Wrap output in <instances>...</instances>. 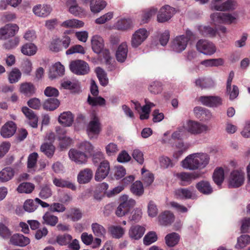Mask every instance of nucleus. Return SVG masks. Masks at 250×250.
Returning a JSON list of instances; mask_svg holds the SVG:
<instances>
[{
    "mask_svg": "<svg viewBox=\"0 0 250 250\" xmlns=\"http://www.w3.org/2000/svg\"><path fill=\"white\" fill-rule=\"evenodd\" d=\"M209 155L203 152L194 153L187 156L181 162L182 167L186 169L194 170L204 168L208 164Z\"/></svg>",
    "mask_w": 250,
    "mask_h": 250,
    "instance_id": "nucleus-1",
    "label": "nucleus"
},
{
    "mask_svg": "<svg viewBox=\"0 0 250 250\" xmlns=\"http://www.w3.org/2000/svg\"><path fill=\"white\" fill-rule=\"evenodd\" d=\"M184 125L186 131L192 135L206 133L209 130L207 125L192 120H187Z\"/></svg>",
    "mask_w": 250,
    "mask_h": 250,
    "instance_id": "nucleus-2",
    "label": "nucleus"
},
{
    "mask_svg": "<svg viewBox=\"0 0 250 250\" xmlns=\"http://www.w3.org/2000/svg\"><path fill=\"white\" fill-rule=\"evenodd\" d=\"M149 32L145 28H140L135 31L130 39V45L132 48L140 47L147 39Z\"/></svg>",
    "mask_w": 250,
    "mask_h": 250,
    "instance_id": "nucleus-3",
    "label": "nucleus"
},
{
    "mask_svg": "<svg viewBox=\"0 0 250 250\" xmlns=\"http://www.w3.org/2000/svg\"><path fill=\"white\" fill-rule=\"evenodd\" d=\"M223 0L211 1L210 8L211 10L218 11H232L235 10L238 6L235 0H227L222 2Z\"/></svg>",
    "mask_w": 250,
    "mask_h": 250,
    "instance_id": "nucleus-4",
    "label": "nucleus"
},
{
    "mask_svg": "<svg viewBox=\"0 0 250 250\" xmlns=\"http://www.w3.org/2000/svg\"><path fill=\"white\" fill-rule=\"evenodd\" d=\"M121 203L116 210V214L118 217L125 215L136 204L135 201L129 198L127 195H123L120 197Z\"/></svg>",
    "mask_w": 250,
    "mask_h": 250,
    "instance_id": "nucleus-5",
    "label": "nucleus"
},
{
    "mask_svg": "<svg viewBox=\"0 0 250 250\" xmlns=\"http://www.w3.org/2000/svg\"><path fill=\"white\" fill-rule=\"evenodd\" d=\"M87 133L90 139L97 138L101 131V125L99 118L92 114L91 120L87 126Z\"/></svg>",
    "mask_w": 250,
    "mask_h": 250,
    "instance_id": "nucleus-6",
    "label": "nucleus"
},
{
    "mask_svg": "<svg viewBox=\"0 0 250 250\" xmlns=\"http://www.w3.org/2000/svg\"><path fill=\"white\" fill-rule=\"evenodd\" d=\"M245 181V173L241 169L232 170L229 176L228 186L229 188H236L241 186Z\"/></svg>",
    "mask_w": 250,
    "mask_h": 250,
    "instance_id": "nucleus-7",
    "label": "nucleus"
},
{
    "mask_svg": "<svg viewBox=\"0 0 250 250\" xmlns=\"http://www.w3.org/2000/svg\"><path fill=\"white\" fill-rule=\"evenodd\" d=\"M188 43V38L184 35L177 36L171 41L170 49L174 52L180 53L186 49Z\"/></svg>",
    "mask_w": 250,
    "mask_h": 250,
    "instance_id": "nucleus-8",
    "label": "nucleus"
},
{
    "mask_svg": "<svg viewBox=\"0 0 250 250\" xmlns=\"http://www.w3.org/2000/svg\"><path fill=\"white\" fill-rule=\"evenodd\" d=\"M69 67L70 70L74 74L84 75L88 74L90 68L88 63L82 60H76L71 62Z\"/></svg>",
    "mask_w": 250,
    "mask_h": 250,
    "instance_id": "nucleus-9",
    "label": "nucleus"
},
{
    "mask_svg": "<svg viewBox=\"0 0 250 250\" xmlns=\"http://www.w3.org/2000/svg\"><path fill=\"white\" fill-rule=\"evenodd\" d=\"M196 48L200 52L206 55L211 56L216 51L214 44L208 40H200L196 43Z\"/></svg>",
    "mask_w": 250,
    "mask_h": 250,
    "instance_id": "nucleus-10",
    "label": "nucleus"
},
{
    "mask_svg": "<svg viewBox=\"0 0 250 250\" xmlns=\"http://www.w3.org/2000/svg\"><path fill=\"white\" fill-rule=\"evenodd\" d=\"M175 9L169 5L162 6L158 11L157 21L158 22L164 23L168 21L175 14Z\"/></svg>",
    "mask_w": 250,
    "mask_h": 250,
    "instance_id": "nucleus-11",
    "label": "nucleus"
},
{
    "mask_svg": "<svg viewBox=\"0 0 250 250\" xmlns=\"http://www.w3.org/2000/svg\"><path fill=\"white\" fill-rule=\"evenodd\" d=\"M194 116L200 121L208 122L213 118L211 111L201 106H196L193 109Z\"/></svg>",
    "mask_w": 250,
    "mask_h": 250,
    "instance_id": "nucleus-12",
    "label": "nucleus"
},
{
    "mask_svg": "<svg viewBox=\"0 0 250 250\" xmlns=\"http://www.w3.org/2000/svg\"><path fill=\"white\" fill-rule=\"evenodd\" d=\"M199 101L203 105L210 107H216L222 104V100L218 96H201L199 98Z\"/></svg>",
    "mask_w": 250,
    "mask_h": 250,
    "instance_id": "nucleus-13",
    "label": "nucleus"
},
{
    "mask_svg": "<svg viewBox=\"0 0 250 250\" xmlns=\"http://www.w3.org/2000/svg\"><path fill=\"white\" fill-rule=\"evenodd\" d=\"M175 176L180 181L182 185L186 186L189 184L192 180L199 178L200 176V174L198 172L188 173L182 172L176 173Z\"/></svg>",
    "mask_w": 250,
    "mask_h": 250,
    "instance_id": "nucleus-14",
    "label": "nucleus"
},
{
    "mask_svg": "<svg viewBox=\"0 0 250 250\" xmlns=\"http://www.w3.org/2000/svg\"><path fill=\"white\" fill-rule=\"evenodd\" d=\"M109 170V163L107 161L101 162L95 173V180L101 181L104 179L108 175Z\"/></svg>",
    "mask_w": 250,
    "mask_h": 250,
    "instance_id": "nucleus-15",
    "label": "nucleus"
},
{
    "mask_svg": "<svg viewBox=\"0 0 250 250\" xmlns=\"http://www.w3.org/2000/svg\"><path fill=\"white\" fill-rule=\"evenodd\" d=\"M19 30V27L16 24H8L0 29V38L6 39L14 36Z\"/></svg>",
    "mask_w": 250,
    "mask_h": 250,
    "instance_id": "nucleus-16",
    "label": "nucleus"
},
{
    "mask_svg": "<svg viewBox=\"0 0 250 250\" xmlns=\"http://www.w3.org/2000/svg\"><path fill=\"white\" fill-rule=\"evenodd\" d=\"M52 10V8L49 5L38 4L33 7L32 11L36 16L46 18L50 15Z\"/></svg>",
    "mask_w": 250,
    "mask_h": 250,
    "instance_id": "nucleus-17",
    "label": "nucleus"
},
{
    "mask_svg": "<svg viewBox=\"0 0 250 250\" xmlns=\"http://www.w3.org/2000/svg\"><path fill=\"white\" fill-rule=\"evenodd\" d=\"M30 242V239L21 234L16 233L10 238V244L21 247L27 246Z\"/></svg>",
    "mask_w": 250,
    "mask_h": 250,
    "instance_id": "nucleus-18",
    "label": "nucleus"
},
{
    "mask_svg": "<svg viewBox=\"0 0 250 250\" xmlns=\"http://www.w3.org/2000/svg\"><path fill=\"white\" fill-rule=\"evenodd\" d=\"M16 129V124L12 121H9L1 127L0 134L3 138H10L15 133Z\"/></svg>",
    "mask_w": 250,
    "mask_h": 250,
    "instance_id": "nucleus-19",
    "label": "nucleus"
},
{
    "mask_svg": "<svg viewBox=\"0 0 250 250\" xmlns=\"http://www.w3.org/2000/svg\"><path fill=\"white\" fill-rule=\"evenodd\" d=\"M128 45L126 42H122L117 47L116 51V58L117 60L120 62H124L127 56Z\"/></svg>",
    "mask_w": 250,
    "mask_h": 250,
    "instance_id": "nucleus-20",
    "label": "nucleus"
},
{
    "mask_svg": "<svg viewBox=\"0 0 250 250\" xmlns=\"http://www.w3.org/2000/svg\"><path fill=\"white\" fill-rule=\"evenodd\" d=\"M84 3L90 1L91 11L93 13H98L103 10L106 6L107 3L104 0H82Z\"/></svg>",
    "mask_w": 250,
    "mask_h": 250,
    "instance_id": "nucleus-21",
    "label": "nucleus"
},
{
    "mask_svg": "<svg viewBox=\"0 0 250 250\" xmlns=\"http://www.w3.org/2000/svg\"><path fill=\"white\" fill-rule=\"evenodd\" d=\"M133 21L130 18H121L115 23V29L120 31H126L133 27Z\"/></svg>",
    "mask_w": 250,
    "mask_h": 250,
    "instance_id": "nucleus-22",
    "label": "nucleus"
},
{
    "mask_svg": "<svg viewBox=\"0 0 250 250\" xmlns=\"http://www.w3.org/2000/svg\"><path fill=\"white\" fill-rule=\"evenodd\" d=\"M175 194L177 198L180 199H192L197 198L195 191L191 190L188 188H180L175 191Z\"/></svg>",
    "mask_w": 250,
    "mask_h": 250,
    "instance_id": "nucleus-23",
    "label": "nucleus"
},
{
    "mask_svg": "<svg viewBox=\"0 0 250 250\" xmlns=\"http://www.w3.org/2000/svg\"><path fill=\"white\" fill-rule=\"evenodd\" d=\"M70 159L77 164L84 163L87 160V156L84 152L76 149H70L69 151Z\"/></svg>",
    "mask_w": 250,
    "mask_h": 250,
    "instance_id": "nucleus-24",
    "label": "nucleus"
},
{
    "mask_svg": "<svg viewBox=\"0 0 250 250\" xmlns=\"http://www.w3.org/2000/svg\"><path fill=\"white\" fill-rule=\"evenodd\" d=\"M145 228L140 225H134L130 227L128 231V235L131 239L139 240L144 235Z\"/></svg>",
    "mask_w": 250,
    "mask_h": 250,
    "instance_id": "nucleus-25",
    "label": "nucleus"
},
{
    "mask_svg": "<svg viewBox=\"0 0 250 250\" xmlns=\"http://www.w3.org/2000/svg\"><path fill=\"white\" fill-rule=\"evenodd\" d=\"M175 216L170 211L166 210L162 212L158 216L159 222L161 225L168 226L173 222Z\"/></svg>",
    "mask_w": 250,
    "mask_h": 250,
    "instance_id": "nucleus-26",
    "label": "nucleus"
},
{
    "mask_svg": "<svg viewBox=\"0 0 250 250\" xmlns=\"http://www.w3.org/2000/svg\"><path fill=\"white\" fill-rule=\"evenodd\" d=\"M243 14L242 11H238L232 14L223 13V24H231L236 23L240 15Z\"/></svg>",
    "mask_w": 250,
    "mask_h": 250,
    "instance_id": "nucleus-27",
    "label": "nucleus"
},
{
    "mask_svg": "<svg viewBox=\"0 0 250 250\" xmlns=\"http://www.w3.org/2000/svg\"><path fill=\"white\" fill-rule=\"evenodd\" d=\"M91 42L92 50L96 53H100L104 48V40L99 35L93 36Z\"/></svg>",
    "mask_w": 250,
    "mask_h": 250,
    "instance_id": "nucleus-28",
    "label": "nucleus"
},
{
    "mask_svg": "<svg viewBox=\"0 0 250 250\" xmlns=\"http://www.w3.org/2000/svg\"><path fill=\"white\" fill-rule=\"evenodd\" d=\"M158 12L157 8L151 7L144 10L140 15L141 22L142 24L149 22L151 18Z\"/></svg>",
    "mask_w": 250,
    "mask_h": 250,
    "instance_id": "nucleus-29",
    "label": "nucleus"
},
{
    "mask_svg": "<svg viewBox=\"0 0 250 250\" xmlns=\"http://www.w3.org/2000/svg\"><path fill=\"white\" fill-rule=\"evenodd\" d=\"M196 188L200 193L205 195L210 194L213 192L212 187L207 181L202 180L197 183Z\"/></svg>",
    "mask_w": 250,
    "mask_h": 250,
    "instance_id": "nucleus-30",
    "label": "nucleus"
},
{
    "mask_svg": "<svg viewBox=\"0 0 250 250\" xmlns=\"http://www.w3.org/2000/svg\"><path fill=\"white\" fill-rule=\"evenodd\" d=\"M64 72V66L60 62H58L55 63L51 67L49 71V78L53 79L59 76L63 75Z\"/></svg>",
    "mask_w": 250,
    "mask_h": 250,
    "instance_id": "nucleus-31",
    "label": "nucleus"
},
{
    "mask_svg": "<svg viewBox=\"0 0 250 250\" xmlns=\"http://www.w3.org/2000/svg\"><path fill=\"white\" fill-rule=\"evenodd\" d=\"M93 176V172L88 168L84 169L81 171L78 175V182L80 184H85L88 183Z\"/></svg>",
    "mask_w": 250,
    "mask_h": 250,
    "instance_id": "nucleus-32",
    "label": "nucleus"
},
{
    "mask_svg": "<svg viewBox=\"0 0 250 250\" xmlns=\"http://www.w3.org/2000/svg\"><path fill=\"white\" fill-rule=\"evenodd\" d=\"M74 117L70 111L63 112L59 117V123L65 126H69L73 122Z\"/></svg>",
    "mask_w": 250,
    "mask_h": 250,
    "instance_id": "nucleus-33",
    "label": "nucleus"
},
{
    "mask_svg": "<svg viewBox=\"0 0 250 250\" xmlns=\"http://www.w3.org/2000/svg\"><path fill=\"white\" fill-rule=\"evenodd\" d=\"M196 86L203 88H208L214 86V81L209 78L200 77L195 81Z\"/></svg>",
    "mask_w": 250,
    "mask_h": 250,
    "instance_id": "nucleus-34",
    "label": "nucleus"
},
{
    "mask_svg": "<svg viewBox=\"0 0 250 250\" xmlns=\"http://www.w3.org/2000/svg\"><path fill=\"white\" fill-rule=\"evenodd\" d=\"M84 23L75 19L67 20L61 23V26L64 28H80L83 27Z\"/></svg>",
    "mask_w": 250,
    "mask_h": 250,
    "instance_id": "nucleus-35",
    "label": "nucleus"
},
{
    "mask_svg": "<svg viewBox=\"0 0 250 250\" xmlns=\"http://www.w3.org/2000/svg\"><path fill=\"white\" fill-rule=\"evenodd\" d=\"M67 3L69 12L73 15L79 16L83 12V9L78 5L76 0H68Z\"/></svg>",
    "mask_w": 250,
    "mask_h": 250,
    "instance_id": "nucleus-36",
    "label": "nucleus"
},
{
    "mask_svg": "<svg viewBox=\"0 0 250 250\" xmlns=\"http://www.w3.org/2000/svg\"><path fill=\"white\" fill-rule=\"evenodd\" d=\"M37 46L32 43H26L21 47V53L28 56L34 55L37 53Z\"/></svg>",
    "mask_w": 250,
    "mask_h": 250,
    "instance_id": "nucleus-37",
    "label": "nucleus"
},
{
    "mask_svg": "<svg viewBox=\"0 0 250 250\" xmlns=\"http://www.w3.org/2000/svg\"><path fill=\"white\" fill-rule=\"evenodd\" d=\"M95 72L96 74L100 84L103 86H106L108 83V79L105 71L100 67H97L95 69Z\"/></svg>",
    "mask_w": 250,
    "mask_h": 250,
    "instance_id": "nucleus-38",
    "label": "nucleus"
},
{
    "mask_svg": "<svg viewBox=\"0 0 250 250\" xmlns=\"http://www.w3.org/2000/svg\"><path fill=\"white\" fill-rule=\"evenodd\" d=\"M180 238V235L176 232L169 233L165 237L166 244L168 247H174L178 243Z\"/></svg>",
    "mask_w": 250,
    "mask_h": 250,
    "instance_id": "nucleus-39",
    "label": "nucleus"
},
{
    "mask_svg": "<svg viewBox=\"0 0 250 250\" xmlns=\"http://www.w3.org/2000/svg\"><path fill=\"white\" fill-rule=\"evenodd\" d=\"M53 183L57 187L67 188L73 190L76 189V187L73 183L62 179L54 178L53 179Z\"/></svg>",
    "mask_w": 250,
    "mask_h": 250,
    "instance_id": "nucleus-40",
    "label": "nucleus"
},
{
    "mask_svg": "<svg viewBox=\"0 0 250 250\" xmlns=\"http://www.w3.org/2000/svg\"><path fill=\"white\" fill-rule=\"evenodd\" d=\"M20 91L25 95L30 96L35 93V88L31 83H24L21 84Z\"/></svg>",
    "mask_w": 250,
    "mask_h": 250,
    "instance_id": "nucleus-41",
    "label": "nucleus"
},
{
    "mask_svg": "<svg viewBox=\"0 0 250 250\" xmlns=\"http://www.w3.org/2000/svg\"><path fill=\"white\" fill-rule=\"evenodd\" d=\"M14 175V170L10 167H5L0 172V180L7 182L12 178Z\"/></svg>",
    "mask_w": 250,
    "mask_h": 250,
    "instance_id": "nucleus-42",
    "label": "nucleus"
},
{
    "mask_svg": "<svg viewBox=\"0 0 250 250\" xmlns=\"http://www.w3.org/2000/svg\"><path fill=\"white\" fill-rule=\"evenodd\" d=\"M91 229L94 234L98 237H104L106 231L101 225L94 223L91 225Z\"/></svg>",
    "mask_w": 250,
    "mask_h": 250,
    "instance_id": "nucleus-43",
    "label": "nucleus"
},
{
    "mask_svg": "<svg viewBox=\"0 0 250 250\" xmlns=\"http://www.w3.org/2000/svg\"><path fill=\"white\" fill-rule=\"evenodd\" d=\"M42 223L51 226H55L58 222V218L50 212L45 213L43 217Z\"/></svg>",
    "mask_w": 250,
    "mask_h": 250,
    "instance_id": "nucleus-44",
    "label": "nucleus"
},
{
    "mask_svg": "<svg viewBox=\"0 0 250 250\" xmlns=\"http://www.w3.org/2000/svg\"><path fill=\"white\" fill-rule=\"evenodd\" d=\"M21 73L20 70L17 68H14L9 72L8 76V79L10 83H17L21 79Z\"/></svg>",
    "mask_w": 250,
    "mask_h": 250,
    "instance_id": "nucleus-45",
    "label": "nucleus"
},
{
    "mask_svg": "<svg viewBox=\"0 0 250 250\" xmlns=\"http://www.w3.org/2000/svg\"><path fill=\"white\" fill-rule=\"evenodd\" d=\"M213 179L214 183L220 186L224 180V171L221 167L216 168L213 173Z\"/></svg>",
    "mask_w": 250,
    "mask_h": 250,
    "instance_id": "nucleus-46",
    "label": "nucleus"
},
{
    "mask_svg": "<svg viewBox=\"0 0 250 250\" xmlns=\"http://www.w3.org/2000/svg\"><path fill=\"white\" fill-rule=\"evenodd\" d=\"M199 30L205 36L214 37L217 33V30L216 28L208 26H200L199 27Z\"/></svg>",
    "mask_w": 250,
    "mask_h": 250,
    "instance_id": "nucleus-47",
    "label": "nucleus"
},
{
    "mask_svg": "<svg viewBox=\"0 0 250 250\" xmlns=\"http://www.w3.org/2000/svg\"><path fill=\"white\" fill-rule=\"evenodd\" d=\"M250 243V236L248 234H242L237 238L236 249H243Z\"/></svg>",
    "mask_w": 250,
    "mask_h": 250,
    "instance_id": "nucleus-48",
    "label": "nucleus"
},
{
    "mask_svg": "<svg viewBox=\"0 0 250 250\" xmlns=\"http://www.w3.org/2000/svg\"><path fill=\"white\" fill-rule=\"evenodd\" d=\"M35 188L34 184L31 183H22L17 188V191L19 193H30Z\"/></svg>",
    "mask_w": 250,
    "mask_h": 250,
    "instance_id": "nucleus-49",
    "label": "nucleus"
},
{
    "mask_svg": "<svg viewBox=\"0 0 250 250\" xmlns=\"http://www.w3.org/2000/svg\"><path fill=\"white\" fill-rule=\"evenodd\" d=\"M60 104L59 100L55 98H50L45 101L43 104V108L46 110H54Z\"/></svg>",
    "mask_w": 250,
    "mask_h": 250,
    "instance_id": "nucleus-50",
    "label": "nucleus"
},
{
    "mask_svg": "<svg viewBox=\"0 0 250 250\" xmlns=\"http://www.w3.org/2000/svg\"><path fill=\"white\" fill-rule=\"evenodd\" d=\"M41 151L47 157H51L55 151V147L51 143H45L41 146Z\"/></svg>",
    "mask_w": 250,
    "mask_h": 250,
    "instance_id": "nucleus-51",
    "label": "nucleus"
},
{
    "mask_svg": "<svg viewBox=\"0 0 250 250\" xmlns=\"http://www.w3.org/2000/svg\"><path fill=\"white\" fill-rule=\"evenodd\" d=\"M39 196L42 199H46L52 195V191L50 185H43L40 188L39 194Z\"/></svg>",
    "mask_w": 250,
    "mask_h": 250,
    "instance_id": "nucleus-52",
    "label": "nucleus"
},
{
    "mask_svg": "<svg viewBox=\"0 0 250 250\" xmlns=\"http://www.w3.org/2000/svg\"><path fill=\"white\" fill-rule=\"evenodd\" d=\"M131 192L138 196H141L144 193V187L141 182L137 181L134 182L130 188Z\"/></svg>",
    "mask_w": 250,
    "mask_h": 250,
    "instance_id": "nucleus-53",
    "label": "nucleus"
},
{
    "mask_svg": "<svg viewBox=\"0 0 250 250\" xmlns=\"http://www.w3.org/2000/svg\"><path fill=\"white\" fill-rule=\"evenodd\" d=\"M109 230L113 237L118 239L121 238L125 232V229L119 226H112Z\"/></svg>",
    "mask_w": 250,
    "mask_h": 250,
    "instance_id": "nucleus-54",
    "label": "nucleus"
},
{
    "mask_svg": "<svg viewBox=\"0 0 250 250\" xmlns=\"http://www.w3.org/2000/svg\"><path fill=\"white\" fill-rule=\"evenodd\" d=\"M61 86L64 89L76 91L79 88L80 84L77 81L64 80L62 82Z\"/></svg>",
    "mask_w": 250,
    "mask_h": 250,
    "instance_id": "nucleus-55",
    "label": "nucleus"
},
{
    "mask_svg": "<svg viewBox=\"0 0 250 250\" xmlns=\"http://www.w3.org/2000/svg\"><path fill=\"white\" fill-rule=\"evenodd\" d=\"M186 130L184 125L180 126L171 134V138L173 140H182L186 136Z\"/></svg>",
    "mask_w": 250,
    "mask_h": 250,
    "instance_id": "nucleus-56",
    "label": "nucleus"
},
{
    "mask_svg": "<svg viewBox=\"0 0 250 250\" xmlns=\"http://www.w3.org/2000/svg\"><path fill=\"white\" fill-rule=\"evenodd\" d=\"M142 180L145 185L148 186L152 184L154 180L153 174L143 168L141 170Z\"/></svg>",
    "mask_w": 250,
    "mask_h": 250,
    "instance_id": "nucleus-57",
    "label": "nucleus"
},
{
    "mask_svg": "<svg viewBox=\"0 0 250 250\" xmlns=\"http://www.w3.org/2000/svg\"><path fill=\"white\" fill-rule=\"evenodd\" d=\"M38 158V154L36 152H33L29 155L27 163V168L29 169L35 170L34 168L37 165Z\"/></svg>",
    "mask_w": 250,
    "mask_h": 250,
    "instance_id": "nucleus-58",
    "label": "nucleus"
},
{
    "mask_svg": "<svg viewBox=\"0 0 250 250\" xmlns=\"http://www.w3.org/2000/svg\"><path fill=\"white\" fill-rule=\"evenodd\" d=\"M67 217L70 218L73 221H77L80 220L82 217V214L78 208H71L67 213Z\"/></svg>",
    "mask_w": 250,
    "mask_h": 250,
    "instance_id": "nucleus-59",
    "label": "nucleus"
},
{
    "mask_svg": "<svg viewBox=\"0 0 250 250\" xmlns=\"http://www.w3.org/2000/svg\"><path fill=\"white\" fill-rule=\"evenodd\" d=\"M72 239V237L71 235L65 234L58 236L56 238V242L61 246H65L69 244Z\"/></svg>",
    "mask_w": 250,
    "mask_h": 250,
    "instance_id": "nucleus-60",
    "label": "nucleus"
},
{
    "mask_svg": "<svg viewBox=\"0 0 250 250\" xmlns=\"http://www.w3.org/2000/svg\"><path fill=\"white\" fill-rule=\"evenodd\" d=\"M35 201L32 199L26 200L23 205V208L25 211L28 212L34 211L37 208V205Z\"/></svg>",
    "mask_w": 250,
    "mask_h": 250,
    "instance_id": "nucleus-61",
    "label": "nucleus"
},
{
    "mask_svg": "<svg viewBox=\"0 0 250 250\" xmlns=\"http://www.w3.org/2000/svg\"><path fill=\"white\" fill-rule=\"evenodd\" d=\"M119 149L117 144L114 143H110L105 146V151L108 156L115 155Z\"/></svg>",
    "mask_w": 250,
    "mask_h": 250,
    "instance_id": "nucleus-62",
    "label": "nucleus"
},
{
    "mask_svg": "<svg viewBox=\"0 0 250 250\" xmlns=\"http://www.w3.org/2000/svg\"><path fill=\"white\" fill-rule=\"evenodd\" d=\"M78 147L82 150L84 151L85 152L91 154L93 152L94 146L89 142L85 141L80 143L78 145Z\"/></svg>",
    "mask_w": 250,
    "mask_h": 250,
    "instance_id": "nucleus-63",
    "label": "nucleus"
},
{
    "mask_svg": "<svg viewBox=\"0 0 250 250\" xmlns=\"http://www.w3.org/2000/svg\"><path fill=\"white\" fill-rule=\"evenodd\" d=\"M157 240V236L155 232L150 231L147 233L144 238V243L146 245H149Z\"/></svg>",
    "mask_w": 250,
    "mask_h": 250,
    "instance_id": "nucleus-64",
    "label": "nucleus"
}]
</instances>
